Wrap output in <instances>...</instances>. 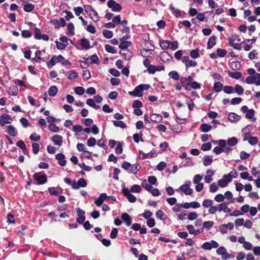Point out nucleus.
Wrapping results in <instances>:
<instances>
[{"label":"nucleus","instance_id":"nucleus-62","mask_svg":"<svg viewBox=\"0 0 260 260\" xmlns=\"http://www.w3.org/2000/svg\"><path fill=\"white\" fill-rule=\"evenodd\" d=\"M224 196L221 193L217 194L214 198V200L217 202H221L224 201Z\"/></svg>","mask_w":260,"mask_h":260},{"label":"nucleus","instance_id":"nucleus-21","mask_svg":"<svg viewBox=\"0 0 260 260\" xmlns=\"http://www.w3.org/2000/svg\"><path fill=\"white\" fill-rule=\"evenodd\" d=\"M81 45L86 49H89L91 48L90 42L87 39L82 38L80 40Z\"/></svg>","mask_w":260,"mask_h":260},{"label":"nucleus","instance_id":"nucleus-41","mask_svg":"<svg viewBox=\"0 0 260 260\" xmlns=\"http://www.w3.org/2000/svg\"><path fill=\"white\" fill-rule=\"evenodd\" d=\"M190 56L192 58H197L199 57V49H195L192 50L190 52Z\"/></svg>","mask_w":260,"mask_h":260},{"label":"nucleus","instance_id":"nucleus-61","mask_svg":"<svg viewBox=\"0 0 260 260\" xmlns=\"http://www.w3.org/2000/svg\"><path fill=\"white\" fill-rule=\"evenodd\" d=\"M81 122L84 123L86 126H90L93 122V121L91 118H86L81 119Z\"/></svg>","mask_w":260,"mask_h":260},{"label":"nucleus","instance_id":"nucleus-55","mask_svg":"<svg viewBox=\"0 0 260 260\" xmlns=\"http://www.w3.org/2000/svg\"><path fill=\"white\" fill-rule=\"evenodd\" d=\"M74 90L75 92L79 95H82L85 92L84 88L81 86L75 87Z\"/></svg>","mask_w":260,"mask_h":260},{"label":"nucleus","instance_id":"nucleus-17","mask_svg":"<svg viewBox=\"0 0 260 260\" xmlns=\"http://www.w3.org/2000/svg\"><path fill=\"white\" fill-rule=\"evenodd\" d=\"M17 146L21 148L24 154H28L29 151L24 142L22 140L17 141Z\"/></svg>","mask_w":260,"mask_h":260},{"label":"nucleus","instance_id":"nucleus-5","mask_svg":"<svg viewBox=\"0 0 260 260\" xmlns=\"http://www.w3.org/2000/svg\"><path fill=\"white\" fill-rule=\"evenodd\" d=\"M190 184L191 182L190 181H187L184 184L181 185L179 187V189L186 195H191L192 193L193 190L189 187Z\"/></svg>","mask_w":260,"mask_h":260},{"label":"nucleus","instance_id":"nucleus-24","mask_svg":"<svg viewBox=\"0 0 260 260\" xmlns=\"http://www.w3.org/2000/svg\"><path fill=\"white\" fill-rule=\"evenodd\" d=\"M209 172H211V174L205 176L204 178L205 182L208 183H210L212 180V176L214 174V171L210 169L207 171V174H209Z\"/></svg>","mask_w":260,"mask_h":260},{"label":"nucleus","instance_id":"nucleus-32","mask_svg":"<svg viewBox=\"0 0 260 260\" xmlns=\"http://www.w3.org/2000/svg\"><path fill=\"white\" fill-rule=\"evenodd\" d=\"M35 8V6L31 3H27L24 5L23 9L26 12H30Z\"/></svg>","mask_w":260,"mask_h":260},{"label":"nucleus","instance_id":"nucleus-2","mask_svg":"<svg viewBox=\"0 0 260 260\" xmlns=\"http://www.w3.org/2000/svg\"><path fill=\"white\" fill-rule=\"evenodd\" d=\"M33 177L37 181L38 185L43 184L47 181L46 174H43L42 172L35 173L33 175Z\"/></svg>","mask_w":260,"mask_h":260},{"label":"nucleus","instance_id":"nucleus-20","mask_svg":"<svg viewBox=\"0 0 260 260\" xmlns=\"http://www.w3.org/2000/svg\"><path fill=\"white\" fill-rule=\"evenodd\" d=\"M227 73L228 74V75L230 77H231L232 78H234V79H239L242 76V73L241 72H230V71H228Z\"/></svg>","mask_w":260,"mask_h":260},{"label":"nucleus","instance_id":"nucleus-58","mask_svg":"<svg viewBox=\"0 0 260 260\" xmlns=\"http://www.w3.org/2000/svg\"><path fill=\"white\" fill-rule=\"evenodd\" d=\"M40 146L38 143H34L32 144V152L35 154H37L39 151Z\"/></svg>","mask_w":260,"mask_h":260},{"label":"nucleus","instance_id":"nucleus-10","mask_svg":"<svg viewBox=\"0 0 260 260\" xmlns=\"http://www.w3.org/2000/svg\"><path fill=\"white\" fill-rule=\"evenodd\" d=\"M11 119L8 114H4L0 116V124L2 126H4L6 124L10 123Z\"/></svg>","mask_w":260,"mask_h":260},{"label":"nucleus","instance_id":"nucleus-12","mask_svg":"<svg viewBox=\"0 0 260 260\" xmlns=\"http://www.w3.org/2000/svg\"><path fill=\"white\" fill-rule=\"evenodd\" d=\"M232 179L230 178H224L222 179H220L218 181V184L221 187H226L228 183L232 182Z\"/></svg>","mask_w":260,"mask_h":260},{"label":"nucleus","instance_id":"nucleus-49","mask_svg":"<svg viewBox=\"0 0 260 260\" xmlns=\"http://www.w3.org/2000/svg\"><path fill=\"white\" fill-rule=\"evenodd\" d=\"M226 249L223 246L219 247L216 250V253L218 255H221L223 256L224 255L226 254Z\"/></svg>","mask_w":260,"mask_h":260},{"label":"nucleus","instance_id":"nucleus-8","mask_svg":"<svg viewBox=\"0 0 260 260\" xmlns=\"http://www.w3.org/2000/svg\"><path fill=\"white\" fill-rule=\"evenodd\" d=\"M107 198V195L106 193H101L99 198L94 201V203L96 206L100 207L103 205V202Z\"/></svg>","mask_w":260,"mask_h":260},{"label":"nucleus","instance_id":"nucleus-16","mask_svg":"<svg viewBox=\"0 0 260 260\" xmlns=\"http://www.w3.org/2000/svg\"><path fill=\"white\" fill-rule=\"evenodd\" d=\"M121 219L125 222L127 226H129L132 224V218L127 213H123L121 215Z\"/></svg>","mask_w":260,"mask_h":260},{"label":"nucleus","instance_id":"nucleus-63","mask_svg":"<svg viewBox=\"0 0 260 260\" xmlns=\"http://www.w3.org/2000/svg\"><path fill=\"white\" fill-rule=\"evenodd\" d=\"M214 222L212 221H207L203 223V226L206 229L209 230L211 227L213 226Z\"/></svg>","mask_w":260,"mask_h":260},{"label":"nucleus","instance_id":"nucleus-18","mask_svg":"<svg viewBox=\"0 0 260 260\" xmlns=\"http://www.w3.org/2000/svg\"><path fill=\"white\" fill-rule=\"evenodd\" d=\"M241 117L235 113H231L229 115V119L232 122H236L240 120Z\"/></svg>","mask_w":260,"mask_h":260},{"label":"nucleus","instance_id":"nucleus-50","mask_svg":"<svg viewBox=\"0 0 260 260\" xmlns=\"http://www.w3.org/2000/svg\"><path fill=\"white\" fill-rule=\"evenodd\" d=\"M197 254V251L193 248H191L187 250V255L190 257H194Z\"/></svg>","mask_w":260,"mask_h":260},{"label":"nucleus","instance_id":"nucleus-36","mask_svg":"<svg viewBox=\"0 0 260 260\" xmlns=\"http://www.w3.org/2000/svg\"><path fill=\"white\" fill-rule=\"evenodd\" d=\"M238 176V173L237 171L235 169H233L230 173L228 175H224L223 177L224 178H230L232 179V178H237Z\"/></svg>","mask_w":260,"mask_h":260},{"label":"nucleus","instance_id":"nucleus-59","mask_svg":"<svg viewBox=\"0 0 260 260\" xmlns=\"http://www.w3.org/2000/svg\"><path fill=\"white\" fill-rule=\"evenodd\" d=\"M8 131L9 134L11 135L12 137H14L16 135L15 128L12 125H9L8 127Z\"/></svg>","mask_w":260,"mask_h":260},{"label":"nucleus","instance_id":"nucleus-57","mask_svg":"<svg viewBox=\"0 0 260 260\" xmlns=\"http://www.w3.org/2000/svg\"><path fill=\"white\" fill-rule=\"evenodd\" d=\"M35 38L37 40H41V32L39 28L36 27L34 29Z\"/></svg>","mask_w":260,"mask_h":260},{"label":"nucleus","instance_id":"nucleus-27","mask_svg":"<svg viewBox=\"0 0 260 260\" xmlns=\"http://www.w3.org/2000/svg\"><path fill=\"white\" fill-rule=\"evenodd\" d=\"M234 90L236 93H237V94L239 95H242L244 91L242 86L239 84H236L235 86V87H234Z\"/></svg>","mask_w":260,"mask_h":260},{"label":"nucleus","instance_id":"nucleus-11","mask_svg":"<svg viewBox=\"0 0 260 260\" xmlns=\"http://www.w3.org/2000/svg\"><path fill=\"white\" fill-rule=\"evenodd\" d=\"M52 141L54 145L61 146L62 143V137L60 135H55L52 137Z\"/></svg>","mask_w":260,"mask_h":260},{"label":"nucleus","instance_id":"nucleus-7","mask_svg":"<svg viewBox=\"0 0 260 260\" xmlns=\"http://www.w3.org/2000/svg\"><path fill=\"white\" fill-rule=\"evenodd\" d=\"M142 86L141 85H139L135 87L134 90L132 92H129V94L132 95H134L135 96H142L143 95L142 94Z\"/></svg>","mask_w":260,"mask_h":260},{"label":"nucleus","instance_id":"nucleus-6","mask_svg":"<svg viewBox=\"0 0 260 260\" xmlns=\"http://www.w3.org/2000/svg\"><path fill=\"white\" fill-rule=\"evenodd\" d=\"M173 58V57L167 51H162L159 56V60L163 62H167Z\"/></svg>","mask_w":260,"mask_h":260},{"label":"nucleus","instance_id":"nucleus-43","mask_svg":"<svg viewBox=\"0 0 260 260\" xmlns=\"http://www.w3.org/2000/svg\"><path fill=\"white\" fill-rule=\"evenodd\" d=\"M141 169V166L138 164L133 165L130 169L131 172L135 174Z\"/></svg>","mask_w":260,"mask_h":260},{"label":"nucleus","instance_id":"nucleus-45","mask_svg":"<svg viewBox=\"0 0 260 260\" xmlns=\"http://www.w3.org/2000/svg\"><path fill=\"white\" fill-rule=\"evenodd\" d=\"M103 36L107 39H111L113 37V32L111 30L107 29L104 30L103 31Z\"/></svg>","mask_w":260,"mask_h":260},{"label":"nucleus","instance_id":"nucleus-23","mask_svg":"<svg viewBox=\"0 0 260 260\" xmlns=\"http://www.w3.org/2000/svg\"><path fill=\"white\" fill-rule=\"evenodd\" d=\"M170 45V41L168 40H160L159 41V46L163 50L169 48Z\"/></svg>","mask_w":260,"mask_h":260},{"label":"nucleus","instance_id":"nucleus-19","mask_svg":"<svg viewBox=\"0 0 260 260\" xmlns=\"http://www.w3.org/2000/svg\"><path fill=\"white\" fill-rule=\"evenodd\" d=\"M170 9L176 17H183L181 11L179 10L175 9L172 4L170 6Z\"/></svg>","mask_w":260,"mask_h":260},{"label":"nucleus","instance_id":"nucleus-46","mask_svg":"<svg viewBox=\"0 0 260 260\" xmlns=\"http://www.w3.org/2000/svg\"><path fill=\"white\" fill-rule=\"evenodd\" d=\"M141 190L140 186L138 184L133 185L131 188V191L135 193H139Z\"/></svg>","mask_w":260,"mask_h":260},{"label":"nucleus","instance_id":"nucleus-9","mask_svg":"<svg viewBox=\"0 0 260 260\" xmlns=\"http://www.w3.org/2000/svg\"><path fill=\"white\" fill-rule=\"evenodd\" d=\"M55 158L57 159L58 164L60 166L63 167L66 165L67 160L65 159V156L62 153H59L55 155Z\"/></svg>","mask_w":260,"mask_h":260},{"label":"nucleus","instance_id":"nucleus-48","mask_svg":"<svg viewBox=\"0 0 260 260\" xmlns=\"http://www.w3.org/2000/svg\"><path fill=\"white\" fill-rule=\"evenodd\" d=\"M238 143V139L236 137H232L228 140V144L230 146H233Z\"/></svg>","mask_w":260,"mask_h":260},{"label":"nucleus","instance_id":"nucleus-4","mask_svg":"<svg viewBox=\"0 0 260 260\" xmlns=\"http://www.w3.org/2000/svg\"><path fill=\"white\" fill-rule=\"evenodd\" d=\"M107 6L113 12H120L122 10L121 6L114 0H109L107 3Z\"/></svg>","mask_w":260,"mask_h":260},{"label":"nucleus","instance_id":"nucleus-1","mask_svg":"<svg viewBox=\"0 0 260 260\" xmlns=\"http://www.w3.org/2000/svg\"><path fill=\"white\" fill-rule=\"evenodd\" d=\"M84 8L86 13L94 21H97L99 19L98 13L91 5H84Z\"/></svg>","mask_w":260,"mask_h":260},{"label":"nucleus","instance_id":"nucleus-26","mask_svg":"<svg viewBox=\"0 0 260 260\" xmlns=\"http://www.w3.org/2000/svg\"><path fill=\"white\" fill-rule=\"evenodd\" d=\"M223 85L220 82H215L213 85V90L216 92H219L223 89Z\"/></svg>","mask_w":260,"mask_h":260},{"label":"nucleus","instance_id":"nucleus-28","mask_svg":"<svg viewBox=\"0 0 260 260\" xmlns=\"http://www.w3.org/2000/svg\"><path fill=\"white\" fill-rule=\"evenodd\" d=\"M212 126L207 123H203L201 125L200 129L201 132L207 133L211 130Z\"/></svg>","mask_w":260,"mask_h":260},{"label":"nucleus","instance_id":"nucleus-44","mask_svg":"<svg viewBox=\"0 0 260 260\" xmlns=\"http://www.w3.org/2000/svg\"><path fill=\"white\" fill-rule=\"evenodd\" d=\"M257 81H255V76H250L246 77L245 79V82L246 83L251 84L255 83Z\"/></svg>","mask_w":260,"mask_h":260},{"label":"nucleus","instance_id":"nucleus-64","mask_svg":"<svg viewBox=\"0 0 260 260\" xmlns=\"http://www.w3.org/2000/svg\"><path fill=\"white\" fill-rule=\"evenodd\" d=\"M167 167V163L164 161L160 162L156 166V168L159 171H162Z\"/></svg>","mask_w":260,"mask_h":260},{"label":"nucleus","instance_id":"nucleus-52","mask_svg":"<svg viewBox=\"0 0 260 260\" xmlns=\"http://www.w3.org/2000/svg\"><path fill=\"white\" fill-rule=\"evenodd\" d=\"M132 107L134 109L140 108L143 107V104L139 100H135L133 101Z\"/></svg>","mask_w":260,"mask_h":260},{"label":"nucleus","instance_id":"nucleus-25","mask_svg":"<svg viewBox=\"0 0 260 260\" xmlns=\"http://www.w3.org/2000/svg\"><path fill=\"white\" fill-rule=\"evenodd\" d=\"M204 159L203 164L205 166L210 165L212 163L213 158L211 155H205Z\"/></svg>","mask_w":260,"mask_h":260},{"label":"nucleus","instance_id":"nucleus-37","mask_svg":"<svg viewBox=\"0 0 260 260\" xmlns=\"http://www.w3.org/2000/svg\"><path fill=\"white\" fill-rule=\"evenodd\" d=\"M119 48L121 49H125L130 46L132 43L130 41H121Z\"/></svg>","mask_w":260,"mask_h":260},{"label":"nucleus","instance_id":"nucleus-30","mask_svg":"<svg viewBox=\"0 0 260 260\" xmlns=\"http://www.w3.org/2000/svg\"><path fill=\"white\" fill-rule=\"evenodd\" d=\"M119 54H120L125 60H130L132 57V53L129 50H126L125 53L120 51Z\"/></svg>","mask_w":260,"mask_h":260},{"label":"nucleus","instance_id":"nucleus-14","mask_svg":"<svg viewBox=\"0 0 260 260\" xmlns=\"http://www.w3.org/2000/svg\"><path fill=\"white\" fill-rule=\"evenodd\" d=\"M151 50H152V49L143 48L141 50V55L143 57H152L153 53L151 52Z\"/></svg>","mask_w":260,"mask_h":260},{"label":"nucleus","instance_id":"nucleus-47","mask_svg":"<svg viewBox=\"0 0 260 260\" xmlns=\"http://www.w3.org/2000/svg\"><path fill=\"white\" fill-rule=\"evenodd\" d=\"M213 203L211 200L205 199L202 203V205L205 208H208L213 205Z\"/></svg>","mask_w":260,"mask_h":260},{"label":"nucleus","instance_id":"nucleus-38","mask_svg":"<svg viewBox=\"0 0 260 260\" xmlns=\"http://www.w3.org/2000/svg\"><path fill=\"white\" fill-rule=\"evenodd\" d=\"M113 123L114 126L116 127H119L122 128H124L126 126V124L122 121L114 120L113 121Z\"/></svg>","mask_w":260,"mask_h":260},{"label":"nucleus","instance_id":"nucleus-31","mask_svg":"<svg viewBox=\"0 0 260 260\" xmlns=\"http://www.w3.org/2000/svg\"><path fill=\"white\" fill-rule=\"evenodd\" d=\"M230 67L233 70H240L241 68V63L239 61H233L230 63Z\"/></svg>","mask_w":260,"mask_h":260},{"label":"nucleus","instance_id":"nucleus-51","mask_svg":"<svg viewBox=\"0 0 260 260\" xmlns=\"http://www.w3.org/2000/svg\"><path fill=\"white\" fill-rule=\"evenodd\" d=\"M105 48L106 51L109 53L114 54L116 52V50L114 49V48L110 46V45H106L105 46Z\"/></svg>","mask_w":260,"mask_h":260},{"label":"nucleus","instance_id":"nucleus-54","mask_svg":"<svg viewBox=\"0 0 260 260\" xmlns=\"http://www.w3.org/2000/svg\"><path fill=\"white\" fill-rule=\"evenodd\" d=\"M122 144H123V142L122 143H121L120 142H118L117 146L115 148V153L116 154H120L122 153V151H123V149L122 147Z\"/></svg>","mask_w":260,"mask_h":260},{"label":"nucleus","instance_id":"nucleus-29","mask_svg":"<svg viewBox=\"0 0 260 260\" xmlns=\"http://www.w3.org/2000/svg\"><path fill=\"white\" fill-rule=\"evenodd\" d=\"M86 104L88 106L93 108L95 109H98L100 108V106L99 105H96L95 103L94 100L92 99H88L86 100Z\"/></svg>","mask_w":260,"mask_h":260},{"label":"nucleus","instance_id":"nucleus-15","mask_svg":"<svg viewBox=\"0 0 260 260\" xmlns=\"http://www.w3.org/2000/svg\"><path fill=\"white\" fill-rule=\"evenodd\" d=\"M150 120L155 123H159L162 120V117L158 114H152L150 115Z\"/></svg>","mask_w":260,"mask_h":260},{"label":"nucleus","instance_id":"nucleus-56","mask_svg":"<svg viewBox=\"0 0 260 260\" xmlns=\"http://www.w3.org/2000/svg\"><path fill=\"white\" fill-rule=\"evenodd\" d=\"M258 142V139L256 137H251L248 140V143L251 145H256Z\"/></svg>","mask_w":260,"mask_h":260},{"label":"nucleus","instance_id":"nucleus-13","mask_svg":"<svg viewBox=\"0 0 260 260\" xmlns=\"http://www.w3.org/2000/svg\"><path fill=\"white\" fill-rule=\"evenodd\" d=\"M216 37L215 36H211L208 39L207 42V49H211L216 44Z\"/></svg>","mask_w":260,"mask_h":260},{"label":"nucleus","instance_id":"nucleus-22","mask_svg":"<svg viewBox=\"0 0 260 260\" xmlns=\"http://www.w3.org/2000/svg\"><path fill=\"white\" fill-rule=\"evenodd\" d=\"M58 92V88L56 86H51L48 89V93L49 96H54Z\"/></svg>","mask_w":260,"mask_h":260},{"label":"nucleus","instance_id":"nucleus-60","mask_svg":"<svg viewBox=\"0 0 260 260\" xmlns=\"http://www.w3.org/2000/svg\"><path fill=\"white\" fill-rule=\"evenodd\" d=\"M29 139L31 141H38L40 140L41 137L40 135H38L37 133H32L29 137Z\"/></svg>","mask_w":260,"mask_h":260},{"label":"nucleus","instance_id":"nucleus-35","mask_svg":"<svg viewBox=\"0 0 260 260\" xmlns=\"http://www.w3.org/2000/svg\"><path fill=\"white\" fill-rule=\"evenodd\" d=\"M68 34L70 36H73L75 34L74 32V25L73 23L70 22L67 25Z\"/></svg>","mask_w":260,"mask_h":260},{"label":"nucleus","instance_id":"nucleus-34","mask_svg":"<svg viewBox=\"0 0 260 260\" xmlns=\"http://www.w3.org/2000/svg\"><path fill=\"white\" fill-rule=\"evenodd\" d=\"M169 76L176 81L180 79L178 73L176 71H172L169 72Z\"/></svg>","mask_w":260,"mask_h":260},{"label":"nucleus","instance_id":"nucleus-53","mask_svg":"<svg viewBox=\"0 0 260 260\" xmlns=\"http://www.w3.org/2000/svg\"><path fill=\"white\" fill-rule=\"evenodd\" d=\"M212 147L211 143L208 142L207 143L203 144L201 146V150L206 151L211 149Z\"/></svg>","mask_w":260,"mask_h":260},{"label":"nucleus","instance_id":"nucleus-39","mask_svg":"<svg viewBox=\"0 0 260 260\" xmlns=\"http://www.w3.org/2000/svg\"><path fill=\"white\" fill-rule=\"evenodd\" d=\"M227 51L225 49L218 48L216 50L217 55L220 57H223L226 54Z\"/></svg>","mask_w":260,"mask_h":260},{"label":"nucleus","instance_id":"nucleus-40","mask_svg":"<svg viewBox=\"0 0 260 260\" xmlns=\"http://www.w3.org/2000/svg\"><path fill=\"white\" fill-rule=\"evenodd\" d=\"M224 92L227 94H231L234 92V87L232 86L225 85L223 87Z\"/></svg>","mask_w":260,"mask_h":260},{"label":"nucleus","instance_id":"nucleus-42","mask_svg":"<svg viewBox=\"0 0 260 260\" xmlns=\"http://www.w3.org/2000/svg\"><path fill=\"white\" fill-rule=\"evenodd\" d=\"M48 129L54 133H57L59 131V128L58 126L56 125L54 123H51L48 126Z\"/></svg>","mask_w":260,"mask_h":260},{"label":"nucleus","instance_id":"nucleus-33","mask_svg":"<svg viewBox=\"0 0 260 260\" xmlns=\"http://www.w3.org/2000/svg\"><path fill=\"white\" fill-rule=\"evenodd\" d=\"M180 81L182 86L185 88V89L189 90V88H188V86L190 85V83L188 82V81H187V80L185 79V77H181Z\"/></svg>","mask_w":260,"mask_h":260},{"label":"nucleus","instance_id":"nucleus-3","mask_svg":"<svg viewBox=\"0 0 260 260\" xmlns=\"http://www.w3.org/2000/svg\"><path fill=\"white\" fill-rule=\"evenodd\" d=\"M87 186V182L84 178H80L78 182L74 180L72 184V187L74 189H78L80 187H85Z\"/></svg>","mask_w":260,"mask_h":260}]
</instances>
